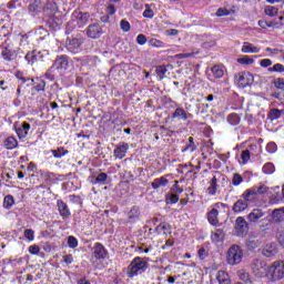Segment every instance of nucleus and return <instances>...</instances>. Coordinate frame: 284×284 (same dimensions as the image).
<instances>
[{
  "instance_id": "f3484780",
  "label": "nucleus",
  "mask_w": 284,
  "mask_h": 284,
  "mask_svg": "<svg viewBox=\"0 0 284 284\" xmlns=\"http://www.w3.org/2000/svg\"><path fill=\"white\" fill-rule=\"evenodd\" d=\"M265 216V213L261 209H253L248 215H247V221L250 223H258L260 219H263Z\"/></svg>"
},
{
  "instance_id": "9b49d317",
  "label": "nucleus",
  "mask_w": 284,
  "mask_h": 284,
  "mask_svg": "<svg viewBox=\"0 0 284 284\" xmlns=\"http://www.w3.org/2000/svg\"><path fill=\"white\" fill-rule=\"evenodd\" d=\"M103 34V29L99 23L90 24L87 29V37L90 39H100Z\"/></svg>"
},
{
  "instance_id": "2f4dec72",
  "label": "nucleus",
  "mask_w": 284,
  "mask_h": 284,
  "mask_svg": "<svg viewBox=\"0 0 284 284\" xmlns=\"http://www.w3.org/2000/svg\"><path fill=\"white\" fill-rule=\"evenodd\" d=\"M1 54L4 61H14V57H17V52L9 48H4Z\"/></svg>"
},
{
  "instance_id": "412c9836",
  "label": "nucleus",
  "mask_w": 284,
  "mask_h": 284,
  "mask_svg": "<svg viewBox=\"0 0 284 284\" xmlns=\"http://www.w3.org/2000/svg\"><path fill=\"white\" fill-rule=\"evenodd\" d=\"M262 254L266 258H272V256H276L278 254V250L276 248V245L266 244L262 251Z\"/></svg>"
},
{
  "instance_id": "052dcab7",
  "label": "nucleus",
  "mask_w": 284,
  "mask_h": 284,
  "mask_svg": "<svg viewBox=\"0 0 284 284\" xmlns=\"http://www.w3.org/2000/svg\"><path fill=\"white\" fill-rule=\"evenodd\" d=\"M34 90L37 92H44L45 91V81L41 80L36 87Z\"/></svg>"
},
{
  "instance_id": "864d4df0",
  "label": "nucleus",
  "mask_w": 284,
  "mask_h": 284,
  "mask_svg": "<svg viewBox=\"0 0 284 284\" xmlns=\"http://www.w3.org/2000/svg\"><path fill=\"white\" fill-rule=\"evenodd\" d=\"M120 28L123 32H130V22L128 20H121L120 21Z\"/></svg>"
},
{
  "instance_id": "7ed1b4c3",
  "label": "nucleus",
  "mask_w": 284,
  "mask_h": 284,
  "mask_svg": "<svg viewBox=\"0 0 284 284\" xmlns=\"http://www.w3.org/2000/svg\"><path fill=\"white\" fill-rule=\"evenodd\" d=\"M267 192V186L261 185V186H253L251 189H247L243 192L241 195V199H243L248 205L251 203H254L257 201L258 195L265 194Z\"/></svg>"
},
{
  "instance_id": "49530a36",
  "label": "nucleus",
  "mask_w": 284,
  "mask_h": 284,
  "mask_svg": "<svg viewBox=\"0 0 284 284\" xmlns=\"http://www.w3.org/2000/svg\"><path fill=\"white\" fill-rule=\"evenodd\" d=\"M68 246L71 250L79 247V240H77L73 235L68 236Z\"/></svg>"
},
{
  "instance_id": "3c124183",
  "label": "nucleus",
  "mask_w": 284,
  "mask_h": 284,
  "mask_svg": "<svg viewBox=\"0 0 284 284\" xmlns=\"http://www.w3.org/2000/svg\"><path fill=\"white\" fill-rule=\"evenodd\" d=\"M171 191L173 194H183V189H181V186L179 185V181H175V183L173 184V186L171 187Z\"/></svg>"
},
{
  "instance_id": "473e14b6",
  "label": "nucleus",
  "mask_w": 284,
  "mask_h": 284,
  "mask_svg": "<svg viewBox=\"0 0 284 284\" xmlns=\"http://www.w3.org/2000/svg\"><path fill=\"white\" fill-rule=\"evenodd\" d=\"M17 145H19V142L14 139V136H9L3 142L6 150H14Z\"/></svg>"
},
{
  "instance_id": "aec40b11",
  "label": "nucleus",
  "mask_w": 284,
  "mask_h": 284,
  "mask_svg": "<svg viewBox=\"0 0 284 284\" xmlns=\"http://www.w3.org/2000/svg\"><path fill=\"white\" fill-rule=\"evenodd\" d=\"M248 207L250 204L241 197L233 204L232 211L235 212V214H239L241 212H245Z\"/></svg>"
},
{
  "instance_id": "a878e982",
  "label": "nucleus",
  "mask_w": 284,
  "mask_h": 284,
  "mask_svg": "<svg viewBox=\"0 0 284 284\" xmlns=\"http://www.w3.org/2000/svg\"><path fill=\"white\" fill-rule=\"evenodd\" d=\"M216 281L219 284H230L231 283L230 275L225 271H219L216 273Z\"/></svg>"
},
{
  "instance_id": "5fc2aeb1",
  "label": "nucleus",
  "mask_w": 284,
  "mask_h": 284,
  "mask_svg": "<svg viewBox=\"0 0 284 284\" xmlns=\"http://www.w3.org/2000/svg\"><path fill=\"white\" fill-rule=\"evenodd\" d=\"M136 43L139 45H145V43H148V37H145V34H143V33L138 34Z\"/></svg>"
},
{
  "instance_id": "39448f33",
  "label": "nucleus",
  "mask_w": 284,
  "mask_h": 284,
  "mask_svg": "<svg viewBox=\"0 0 284 284\" xmlns=\"http://www.w3.org/2000/svg\"><path fill=\"white\" fill-rule=\"evenodd\" d=\"M234 230L237 236H247V233L250 232V223H247L245 217L239 216L235 220Z\"/></svg>"
},
{
  "instance_id": "13d9d810",
  "label": "nucleus",
  "mask_w": 284,
  "mask_h": 284,
  "mask_svg": "<svg viewBox=\"0 0 284 284\" xmlns=\"http://www.w3.org/2000/svg\"><path fill=\"white\" fill-rule=\"evenodd\" d=\"M277 146L274 142H268L266 145V151L270 152V154H274L276 152Z\"/></svg>"
},
{
  "instance_id": "0e129e2a",
  "label": "nucleus",
  "mask_w": 284,
  "mask_h": 284,
  "mask_svg": "<svg viewBox=\"0 0 284 284\" xmlns=\"http://www.w3.org/2000/svg\"><path fill=\"white\" fill-rule=\"evenodd\" d=\"M143 17L145 19H153L154 18V11L152 9H146L143 12Z\"/></svg>"
},
{
  "instance_id": "393cba45",
  "label": "nucleus",
  "mask_w": 284,
  "mask_h": 284,
  "mask_svg": "<svg viewBox=\"0 0 284 284\" xmlns=\"http://www.w3.org/2000/svg\"><path fill=\"white\" fill-rule=\"evenodd\" d=\"M211 239L213 243H223V241H225V231H223L222 229L215 230Z\"/></svg>"
},
{
  "instance_id": "9d476101",
  "label": "nucleus",
  "mask_w": 284,
  "mask_h": 284,
  "mask_svg": "<svg viewBox=\"0 0 284 284\" xmlns=\"http://www.w3.org/2000/svg\"><path fill=\"white\" fill-rule=\"evenodd\" d=\"M128 150H130V144H128L126 142H120L113 151L114 159H125Z\"/></svg>"
},
{
  "instance_id": "a19ab883",
  "label": "nucleus",
  "mask_w": 284,
  "mask_h": 284,
  "mask_svg": "<svg viewBox=\"0 0 284 284\" xmlns=\"http://www.w3.org/2000/svg\"><path fill=\"white\" fill-rule=\"evenodd\" d=\"M70 151L58 148L57 150H51V154H53L54 159H61V156H65V154H69Z\"/></svg>"
},
{
  "instance_id": "680f3d73",
  "label": "nucleus",
  "mask_w": 284,
  "mask_h": 284,
  "mask_svg": "<svg viewBox=\"0 0 284 284\" xmlns=\"http://www.w3.org/2000/svg\"><path fill=\"white\" fill-rule=\"evenodd\" d=\"M116 13V7H114V4H109L106 8V14L109 17H112V14Z\"/></svg>"
},
{
  "instance_id": "dca6fc26",
  "label": "nucleus",
  "mask_w": 284,
  "mask_h": 284,
  "mask_svg": "<svg viewBox=\"0 0 284 284\" xmlns=\"http://www.w3.org/2000/svg\"><path fill=\"white\" fill-rule=\"evenodd\" d=\"M93 256L98 261H101V258H105L108 256V251L105 250V246L101 243H95L93 247Z\"/></svg>"
},
{
  "instance_id": "ddd939ff",
  "label": "nucleus",
  "mask_w": 284,
  "mask_h": 284,
  "mask_svg": "<svg viewBox=\"0 0 284 284\" xmlns=\"http://www.w3.org/2000/svg\"><path fill=\"white\" fill-rule=\"evenodd\" d=\"M81 45H83V39L81 38L67 39V49L73 54L79 52V48H81Z\"/></svg>"
},
{
  "instance_id": "6e6d98bb",
  "label": "nucleus",
  "mask_w": 284,
  "mask_h": 284,
  "mask_svg": "<svg viewBox=\"0 0 284 284\" xmlns=\"http://www.w3.org/2000/svg\"><path fill=\"white\" fill-rule=\"evenodd\" d=\"M273 83L277 90H284V79L283 78H277L276 80L273 81Z\"/></svg>"
},
{
  "instance_id": "c9c22d12",
  "label": "nucleus",
  "mask_w": 284,
  "mask_h": 284,
  "mask_svg": "<svg viewBox=\"0 0 284 284\" xmlns=\"http://www.w3.org/2000/svg\"><path fill=\"white\" fill-rule=\"evenodd\" d=\"M283 114H284V110L271 109L268 113V119H271V121H276L277 119H281Z\"/></svg>"
},
{
  "instance_id": "de8ad7c7",
  "label": "nucleus",
  "mask_w": 284,
  "mask_h": 284,
  "mask_svg": "<svg viewBox=\"0 0 284 284\" xmlns=\"http://www.w3.org/2000/svg\"><path fill=\"white\" fill-rule=\"evenodd\" d=\"M149 45H151L152 48H165V43L163 41L154 38L149 40Z\"/></svg>"
},
{
  "instance_id": "6e6552de",
  "label": "nucleus",
  "mask_w": 284,
  "mask_h": 284,
  "mask_svg": "<svg viewBox=\"0 0 284 284\" xmlns=\"http://www.w3.org/2000/svg\"><path fill=\"white\" fill-rule=\"evenodd\" d=\"M270 271L273 272L272 278L273 281H283L284 278V261H275L270 266Z\"/></svg>"
},
{
  "instance_id": "2eb2a0df",
  "label": "nucleus",
  "mask_w": 284,
  "mask_h": 284,
  "mask_svg": "<svg viewBox=\"0 0 284 284\" xmlns=\"http://www.w3.org/2000/svg\"><path fill=\"white\" fill-rule=\"evenodd\" d=\"M45 22L50 30H59L63 24V20L57 16H49L45 18Z\"/></svg>"
},
{
  "instance_id": "a18cd8bd",
  "label": "nucleus",
  "mask_w": 284,
  "mask_h": 284,
  "mask_svg": "<svg viewBox=\"0 0 284 284\" xmlns=\"http://www.w3.org/2000/svg\"><path fill=\"white\" fill-rule=\"evenodd\" d=\"M77 19H78V21H81V23H83V24H85V23H88V21H90V13H88V12H78L77 13Z\"/></svg>"
},
{
  "instance_id": "e2e57ef3",
  "label": "nucleus",
  "mask_w": 284,
  "mask_h": 284,
  "mask_svg": "<svg viewBox=\"0 0 284 284\" xmlns=\"http://www.w3.org/2000/svg\"><path fill=\"white\" fill-rule=\"evenodd\" d=\"M197 256L201 258V261H203L207 256V251L204 247H201L197 251Z\"/></svg>"
},
{
  "instance_id": "c85d7f7f",
  "label": "nucleus",
  "mask_w": 284,
  "mask_h": 284,
  "mask_svg": "<svg viewBox=\"0 0 284 284\" xmlns=\"http://www.w3.org/2000/svg\"><path fill=\"white\" fill-rule=\"evenodd\" d=\"M261 243H262L261 240H258L254 236H251L246 241V247H247V250L254 251V250H256V247H261Z\"/></svg>"
},
{
  "instance_id": "7c9ffc66",
  "label": "nucleus",
  "mask_w": 284,
  "mask_h": 284,
  "mask_svg": "<svg viewBox=\"0 0 284 284\" xmlns=\"http://www.w3.org/2000/svg\"><path fill=\"white\" fill-rule=\"evenodd\" d=\"M207 221L211 223V225H217L219 224V210L212 209L207 214Z\"/></svg>"
},
{
  "instance_id": "ea45409f",
  "label": "nucleus",
  "mask_w": 284,
  "mask_h": 284,
  "mask_svg": "<svg viewBox=\"0 0 284 284\" xmlns=\"http://www.w3.org/2000/svg\"><path fill=\"white\" fill-rule=\"evenodd\" d=\"M12 205H14V196H12L11 194L4 196V199H3L4 210H10L12 207Z\"/></svg>"
},
{
  "instance_id": "4468645a",
  "label": "nucleus",
  "mask_w": 284,
  "mask_h": 284,
  "mask_svg": "<svg viewBox=\"0 0 284 284\" xmlns=\"http://www.w3.org/2000/svg\"><path fill=\"white\" fill-rule=\"evenodd\" d=\"M31 128L32 126L28 122H22L21 125H19L18 122L14 123V131L17 132L19 139H26Z\"/></svg>"
},
{
  "instance_id": "f03ea898",
  "label": "nucleus",
  "mask_w": 284,
  "mask_h": 284,
  "mask_svg": "<svg viewBox=\"0 0 284 284\" xmlns=\"http://www.w3.org/2000/svg\"><path fill=\"white\" fill-rule=\"evenodd\" d=\"M251 270L256 278H265L270 275V266L267 265V262L260 258L252 260Z\"/></svg>"
},
{
  "instance_id": "1a4fd4ad",
  "label": "nucleus",
  "mask_w": 284,
  "mask_h": 284,
  "mask_svg": "<svg viewBox=\"0 0 284 284\" xmlns=\"http://www.w3.org/2000/svg\"><path fill=\"white\" fill-rule=\"evenodd\" d=\"M70 68V60L68 55H58L51 67V72H57V70H68Z\"/></svg>"
},
{
  "instance_id": "58836bf2",
  "label": "nucleus",
  "mask_w": 284,
  "mask_h": 284,
  "mask_svg": "<svg viewBox=\"0 0 284 284\" xmlns=\"http://www.w3.org/2000/svg\"><path fill=\"white\" fill-rule=\"evenodd\" d=\"M211 71L215 79H222V77L225 74V71L223 70V68H221V65L212 67Z\"/></svg>"
},
{
  "instance_id": "bf43d9fd",
  "label": "nucleus",
  "mask_w": 284,
  "mask_h": 284,
  "mask_svg": "<svg viewBox=\"0 0 284 284\" xmlns=\"http://www.w3.org/2000/svg\"><path fill=\"white\" fill-rule=\"evenodd\" d=\"M250 156H251L250 150L242 151L241 159L243 163H247L250 161Z\"/></svg>"
},
{
  "instance_id": "c03bdc74",
  "label": "nucleus",
  "mask_w": 284,
  "mask_h": 284,
  "mask_svg": "<svg viewBox=\"0 0 284 284\" xmlns=\"http://www.w3.org/2000/svg\"><path fill=\"white\" fill-rule=\"evenodd\" d=\"M262 170H263L264 174H274V172L276 171V168L274 166V163L268 162V163L264 164Z\"/></svg>"
},
{
  "instance_id": "5701e85b",
  "label": "nucleus",
  "mask_w": 284,
  "mask_h": 284,
  "mask_svg": "<svg viewBox=\"0 0 284 284\" xmlns=\"http://www.w3.org/2000/svg\"><path fill=\"white\" fill-rule=\"evenodd\" d=\"M272 219H273L274 223H283V221H284V207L273 210Z\"/></svg>"
},
{
  "instance_id": "0eeeda50",
  "label": "nucleus",
  "mask_w": 284,
  "mask_h": 284,
  "mask_svg": "<svg viewBox=\"0 0 284 284\" xmlns=\"http://www.w3.org/2000/svg\"><path fill=\"white\" fill-rule=\"evenodd\" d=\"M235 81L240 88H247L254 83V75L248 71H242L235 74Z\"/></svg>"
},
{
  "instance_id": "4be33fe9",
  "label": "nucleus",
  "mask_w": 284,
  "mask_h": 284,
  "mask_svg": "<svg viewBox=\"0 0 284 284\" xmlns=\"http://www.w3.org/2000/svg\"><path fill=\"white\" fill-rule=\"evenodd\" d=\"M187 116H192V114H187V111L183 108H176L172 114V119H179L182 121H187Z\"/></svg>"
},
{
  "instance_id": "b1692460",
  "label": "nucleus",
  "mask_w": 284,
  "mask_h": 284,
  "mask_svg": "<svg viewBox=\"0 0 284 284\" xmlns=\"http://www.w3.org/2000/svg\"><path fill=\"white\" fill-rule=\"evenodd\" d=\"M91 182L93 185H108V173H99L97 176H93Z\"/></svg>"
},
{
  "instance_id": "bb28decb",
  "label": "nucleus",
  "mask_w": 284,
  "mask_h": 284,
  "mask_svg": "<svg viewBox=\"0 0 284 284\" xmlns=\"http://www.w3.org/2000/svg\"><path fill=\"white\" fill-rule=\"evenodd\" d=\"M41 2L39 0H33L30 4H29V12L30 14H32L33 17H36V14H39V12H41Z\"/></svg>"
},
{
  "instance_id": "f257e3e1",
  "label": "nucleus",
  "mask_w": 284,
  "mask_h": 284,
  "mask_svg": "<svg viewBox=\"0 0 284 284\" xmlns=\"http://www.w3.org/2000/svg\"><path fill=\"white\" fill-rule=\"evenodd\" d=\"M148 267H150V263H148V257L136 256L126 267V276L128 278H134V276L143 274L148 270Z\"/></svg>"
},
{
  "instance_id": "4c0bfd02",
  "label": "nucleus",
  "mask_w": 284,
  "mask_h": 284,
  "mask_svg": "<svg viewBox=\"0 0 284 284\" xmlns=\"http://www.w3.org/2000/svg\"><path fill=\"white\" fill-rule=\"evenodd\" d=\"M168 68H172V64L156 67L155 72L161 80L165 79Z\"/></svg>"
},
{
  "instance_id": "69168bd1",
  "label": "nucleus",
  "mask_w": 284,
  "mask_h": 284,
  "mask_svg": "<svg viewBox=\"0 0 284 284\" xmlns=\"http://www.w3.org/2000/svg\"><path fill=\"white\" fill-rule=\"evenodd\" d=\"M63 261L67 263V265H71V263L74 262V257L72 256V254H67L63 256Z\"/></svg>"
},
{
  "instance_id": "37998d69",
  "label": "nucleus",
  "mask_w": 284,
  "mask_h": 284,
  "mask_svg": "<svg viewBox=\"0 0 284 284\" xmlns=\"http://www.w3.org/2000/svg\"><path fill=\"white\" fill-rule=\"evenodd\" d=\"M264 12L267 14V17H276V14H278V8L266 6Z\"/></svg>"
},
{
  "instance_id": "8fccbe9b",
  "label": "nucleus",
  "mask_w": 284,
  "mask_h": 284,
  "mask_svg": "<svg viewBox=\"0 0 284 284\" xmlns=\"http://www.w3.org/2000/svg\"><path fill=\"white\" fill-rule=\"evenodd\" d=\"M242 183H243V176H241V174H239V173H234L233 179H232V184L236 186Z\"/></svg>"
},
{
  "instance_id": "423d86ee",
  "label": "nucleus",
  "mask_w": 284,
  "mask_h": 284,
  "mask_svg": "<svg viewBox=\"0 0 284 284\" xmlns=\"http://www.w3.org/2000/svg\"><path fill=\"white\" fill-rule=\"evenodd\" d=\"M49 57H50V53H48V51L45 50L43 51L33 50L32 52L27 53L26 61H28V63L32 65L33 63H39V61L41 62L45 61Z\"/></svg>"
},
{
  "instance_id": "09e8293b",
  "label": "nucleus",
  "mask_w": 284,
  "mask_h": 284,
  "mask_svg": "<svg viewBox=\"0 0 284 284\" xmlns=\"http://www.w3.org/2000/svg\"><path fill=\"white\" fill-rule=\"evenodd\" d=\"M237 63H241V65H252V63H254V59L245 55L243 58L237 59Z\"/></svg>"
},
{
  "instance_id": "f8f14e48",
  "label": "nucleus",
  "mask_w": 284,
  "mask_h": 284,
  "mask_svg": "<svg viewBox=\"0 0 284 284\" xmlns=\"http://www.w3.org/2000/svg\"><path fill=\"white\" fill-rule=\"evenodd\" d=\"M141 219V207L133 205L130 211L128 212V220L126 225H132L133 223H136Z\"/></svg>"
},
{
  "instance_id": "338daca9",
  "label": "nucleus",
  "mask_w": 284,
  "mask_h": 284,
  "mask_svg": "<svg viewBox=\"0 0 284 284\" xmlns=\"http://www.w3.org/2000/svg\"><path fill=\"white\" fill-rule=\"evenodd\" d=\"M261 68H270L272 65V61L270 59H263L260 62Z\"/></svg>"
},
{
  "instance_id": "603ef678",
  "label": "nucleus",
  "mask_w": 284,
  "mask_h": 284,
  "mask_svg": "<svg viewBox=\"0 0 284 284\" xmlns=\"http://www.w3.org/2000/svg\"><path fill=\"white\" fill-rule=\"evenodd\" d=\"M267 70L268 72H284V65L281 63H276L272 68H268Z\"/></svg>"
},
{
  "instance_id": "c756f323",
  "label": "nucleus",
  "mask_w": 284,
  "mask_h": 284,
  "mask_svg": "<svg viewBox=\"0 0 284 284\" xmlns=\"http://www.w3.org/2000/svg\"><path fill=\"white\" fill-rule=\"evenodd\" d=\"M168 183H170V181L162 176L160 179H155L151 183V187H153V190H159V187H166Z\"/></svg>"
},
{
  "instance_id": "20e7f679",
  "label": "nucleus",
  "mask_w": 284,
  "mask_h": 284,
  "mask_svg": "<svg viewBox=\"0 0 284 284\" xmlns=\"http://www.w3.org/2000/svg\"><path fill=\"white\" fill-rule=\"evenodd\" d=\"M243 261V248L241 246L234 244L232 245L226 255V262L229 265H239Z\"/></svg>"
},
{
  "instance_id": "79ce46f5",
  "label": "nucleus",
  "mask_w": 284,
  "mask_h": 284,
  "mask_svg": "<svg viewBox=\"0 0 284 284\" xmlns=\"http://www.w3.org/2000/svg\"><path fill=\"white\" fill-rule=\"evenodd\" d=\"M237 276L240 281H244V283H252V278H250V273H247L245 270H240L237 272Z\"/></svg>"
},
{
  "instance_id": "a211bd4d",
  "label": "nucleus",
  "mask_w": 284,
  "mask_h": 284,
  "mask_svg": "<svg viewBox=\"0 0 284 284\" xmlns=\"http://www.w3.org/2000/svg\"><path fill=\"white\" fill-rule=\"evenodd\" d=\"M45 18L47 17H54L57 16V12H59V7L57 6V2L54 1H48L47 4L43 8Z\"/></svg>"
},
{
  "instance_id": "6ab92c4d",
  "label": "nucleus",
  "mask_w": 284,
  "mask_h": 284,
  "mask_svg": "<svg viewBox=\"0 0 284 284\" xmlns=\"http://www.w3.org/2000/svg\"><path fill=\"white\" fill-rule=\"evenodd\" d=\"M57 207L60 212V216H62V219H70V209L68 207V204L65 202H63V200H58L57 201Z\"/></svg>"
},
{
  "instance_id": "72a5a7b5",
  "label": "nucleus",
  "mask_w": 284,
  "mask_h": 284,
  "mask_svg": "<svg viewBox=\"0 0 284 284\" xmlns=\"http://www.w3.org/2000/svg\"><path fill=\"white\" fill-rule=\"evenodd\" d=\"M242 52H244L245 54H257L258 52V48L252 45V43L250 42H244L243 47H242Z\"/></svg>"
},
{
  "instance_id": "f704fd0d",
  "label": "nucleus",
  "mask_w": 284,
  "mask_h": 284,
  "mask_svg": "<svg viewBox=\"0 0 284 284\" xmlns=\"http://www.w3.org/2000/svg\"><path fill=\"white\" fill-rule=\"evenodd\" d=\"M226 121L230 125H239L241 123V116L237 113H231L226 116Z\"/></svg>"
},
{
  "instance_id": "cd10ccee",
  "label": "nucleus",
  "mask_w": 284,
  "mask_h": 284,
  "mask_svg": "<svg viewBox=\"0 0 284 284\" xmlns=\"http://www.w3.org/2000/svg\"><path fill=\"white\" fill-rule=\"evenodd\" d=\"M216 190H219V179L213 176V179L210 181V186L206 189V192L211 196H214V194H216Z\"/></svg>"
},
{
  "instance_id": "774afa93",
  "label": "nucleus",
  "mask_w": 284,
  "mask_h": 284,
  "mask_svg": "<svg viewBox=\"0 0 284 284\" xmlns=\"http://www.w3.org/2000/svg\"><path fill=\"white\" fill-rule=\"evenodd\" d=\"M40 250L41 248L39 247V245H31V246H29V252L31 254H39Z\"/></svg>"
},
{
  "instance_id": "4d7b16f0",
  "label": "nucleus",
  "mask_w": 284,
  "mask_h": 284,
  "mask_svg": "<svg viewBox=\"0 0 284 284\" xmlns=\"http://www.w3.org/2000/svg\"><path fill=\"white\" fill-rule=\"evenodd\" d=\"M24 237H27L28 241H34V231L32 229L24 230Z\"/></svg>"
},
{
  "instance_id": "e433bc0d",
  "label": "nucleus",
  "mask_w": 284,
  "mask_h": 284,
  "mask_svg": "<svg viewBox=\"0 0 284 284\" xmlns=\"http://www.w3.org/2000/svg\"><path fill=\"white\" fill-rule=\"evenodd\" d=\"M166 205H174V203H179V194L176 193H168L165 196Z\"/></svg>"
}]
</instances>
